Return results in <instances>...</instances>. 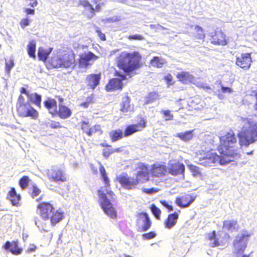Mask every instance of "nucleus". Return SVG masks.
<instances>
[{"mask_svg":"<svg viewBox=\"0 0 257 257\" xmlns=\"http://www.w3.org/2000/svg\"><path fill=\"white\" fill-rule=\"evenodd\" d=\"M240 121L242 124L241 131L238 134L239 145L248 146L257 141V117L242 118Z\"/></svg>","mask_w":257,"mask_h":257,"instance_id":"nucleus-4","label":"nucleus"},{"mask_svg":"<svg viewBox=\"0 0 257 257\" xmlns=\"http://www.w3.org/2000/svg\"><path fill=\"white\" fill-rule=\"evenodd\" d=\"M252 62L250 53H242L236 58V64L239 67L247 70L249 68Z\"/></svg>","mask_w":257,"mask_h":257,"instance_id":"nucleus-18","label":"nucleus"},{"mask_svg":"<svg viewBox=\"0 0 257 257\" xmlns=\"http://www.w3.org/2000/svg\"><path fill=\"white\" fill-rule=\"evenodd\" d=\"M35 224L37 226V227L40 229H41L44 230H46V229H45V227L46 226V223L42 222L38 218H36L35 219Z\"/></svg>","mask_w":257,"mask_h":257,"instance_id":"nucleus-46","label":"nucleus"},{"mask_svg":"<svg viewBox=\"0 0 257 257\" xmlns=\"http://www.w3.org/2000/svg\"><path fill=\"white\" fill-rule=\"evenodd\" d=\"M221 91L224 93H231L233 92L232 89L230 87H224L222 85L221 86Z\"/></svg>","mask_w":257,"mask_h":257,"instance_id":"nucleus-57","label":"nucleus"},{"mask_svg":"<svg viewBox=\"0 0 257 257\" xmlns=\"http://www.w3.org/2000/svg\"><path fill=\"white\" fill-rule=\"evenodd\" d=\"M163 117L164 118L165 120H169L173 119V115L171 113L170 110H164L163 111Z\"/></svg>","mask_w":257,"mask_h":257,"instance_id":"nucleus-49","label":"nucleus"},{"mask_svg":"<svg viewBox=\"0 0 257 257\" xmlns=\"http://www.w3.org/2000/svg\"><path fill=\"white\" fill-rule=\"evenodd\" d=\"M80 127L83 133L85 134L87 136L90 137L95 133L99 134H102V130L100 125L96 124L91 126L88 121L83 120L80 122Z\"/></svg>","mask_w":257,"mask_h":257,"instance_id":"nucleus-17","label":"nucleus"},{"mask_svg":"<svg viewBox=\"0 0 257 257\" xmlns=\"http://www.w3.org/2000/svg\"><path fill=\"white\" fill-rule=\"evenodd\" d=\"M106 194L111 198H113V197L115 196V194L114 193H113V192L110 190H108L107 192H106Z\"/></svg>","mask_w":257,"mask_h":257,"instance_id":"nucleus-61","label":"nucleus"},{"mask_svg":"<svg viewBox=\"0 0 257 257\" xmlns=\"http://www.w3.org/2000/svg\"><path fill=\"white\" fill-rule=\"evenodd\" d=\"M113 154L112 149H103L102 152V155L105 159H107L109 156Z\"/></svg>","mask_w":257,"mask_h":257,"instance_id":"nucleus-53","label":"nucleus"},{"mask_svg":"<svg viewBox=\"0 0 257 257\" xmlns=\"http://www.w3.org/2000/svg\"><path fill=\"white\" fill-rule=\"evenodd\" d=\"M98 58V57L91 51L80 54L78 59V67L80 68H87L91 65V61H94Z\"/></svg>","mask_w":257,"mask_h":257,"instance_id":"nucleus-15","label":"nucleus"},{"mask_svg":"<svg viewBox=\"0 0 257 257\" xmlns=\"http://www.w3.org/2000/svg\"><path fill=\"white\" fill-rule=\"evenodd\" d=\"M114 76L119 78H113L108 81L105 86V89L107 92L121 90L123 86L122 81L126 79V75L116 71L114 72Z\"/></svg>","mask_w":257,"mask_h":257,"instance_id":"nucleus-11","label":"nucleus"},{"mask_svg":"<svg viewBox=\"0 0 257 257\" xmlns=\"http://www.w3.org/2000/svg\"><path fill=\"white\" fill-rule=\"evenodd\" d=\"M150 64L152 66L159 67L160 63V59L158 57H154L151 60Z\"/></svg>","mask_w":257,"mask_h":257,"instance_id":"nucleus-50","label":"nucleus"},{"mask_svg":"<svg viewBox=\"0 0 257 257\" xmlns=\"http://www.w3.org/2000/svg\"><path fill=\"white\" fill-rule=\"evenodd\" d=\"M255 96L256 101H255V103H254V104L253 105V108H254V109L257 110V94L255 95Z\"/></svg>","mask_w":257,"mask_h":257,"instance_id":"nucleus-64","label":"nucleus"},{"mask_svg":"<svg viewBox=\"0 0 257 257\" xmlns=\"http://www.w3.org/2000/svg\"><path fill=\"white\" fill-rule=\"evenodd\" d=\"M184 171V165L179 163L171 165V168L168 169L169 173L173 175H177L178 174L183 175Z\"/></svg>","mask_w":257,"mask_h":257,"instance_id":"nucleus-29","label":"nucleus"},{"mask_svg":"<svg viewBox=\"0 0 257 257\" xmlns=\"http://www.w3.org/2000/svg\"><path fill=\"white\" fill-rule=\"evenodd\" d=\"M144 191L148 194H151L153 192H156L157 191V190L154 189V188H151V189H145L144 190Z\"/></svg>","mask_w":257,"mask_h":257,"instance_id":"nucleus-60","label":"nucleus"},{"mask_svg":"<svg viewBox=\"0 0 257 257\" xmlns=\"http://www.w3.org/2000/svg\"><path fill=\"white\" fill-rule=\"evenodd\" d=\"M41 193V189L36 185L33 184L30 190V196L34 198L39 196Z\"/></svg>","mask_w":257,"mask_h":257,"instance_id":"nucleus-39","label":"nucleus"},{"mask_svg":"<svg viewBox=\"0 0 257 257\" xmlns=\"http://www.w3.org/2000/svg\"><path fill=\"white\" fill-rule=\"evenodd\" d=\"M178 218V214L176 212L170 214L168 215L167 219L165 221V228L170 229L176 224Z\"/></svg>","mask_w":257,"mask_h":257,"instance_id":"nucleus-30","label":"nucleus"},{"mask_svg":"<svg viewBox=\"0 0 257 257\" xmlns=\"http://www.w3.org/2000/svg\"><path fill=\"white\" fill-rule=\"evenodd\" d=\"M142 56L138 51H123L116 58L117 66L125 73L129 74L141 67Z\"/></svg>","mask_w":257,"mask_h":257,"instance_id":"nucleus-3","label":"nucleus"},{"mask_svg":"<svg viewBox=\"0 0 257 257\" xmlns=\"http://www.w3.org/2000/svg\"><path fill=\"white\" fill-rule=\"evenodd\" d=\"M49 126L53 129L61 128L62 126L59 121L52 120L49 124Z\"/></svg>","mask_w":257,"mask_h":257,"instance_id":"nucleus-51","label":"nucleus"},{"mask_svg":"<svg viewBox=\"0 0 257 257\" xmlns=\"http://www.w3.org/2000/svg\"><path fill=\"white\" fill-rule=\"evenodd\" d=\"M131 98L128 95L127 93L121 99V102L120 104V111L126 113L132 110V108L131 105Z\"/></svg>","mask_w":257,"mask_h":257,"instance_id":"nucleus-27","label":"nucleus"},{"mask_svg":"<svg viewBox=\"0 0 257 257\" xmlns=\"http://www.w3.org/2000/svg\"><path fill=\"white\" fill-rule=\"evenodd\" d=\"M20 94L16 105L18 116L22 118L30 117L32 119L36 120L39 115V112L29 102L41 108V95L36 92L31 93L27 88L24 87L20 88Z\"/></svg>","mask_w":257,"mask_h":257,"instance_id":"nucleus-1","label":"nucleus"},{"mask_svg":"<svg viewBox=\"0 0 257 257\" xmlns=\"http://www.w3.org/2000/svg\"><path fill=\"white\" fill-rule=\"evenodd\" d=\"M99 170L103 182L105 185V187L106 188H109L110 186V180L107 176L105 169L102 164H100L99 167Z\"/></svg>","mask_w":257,"mask_h":257,"instance_id":"nucleus-34","label":"nucleus"},{"mask_svg":"<svg viewBox=\"0 0 257 257\" xmlns=\"http://www.w3.org/2000/svg\"><path fill=\"white\" fill-rule=\"evenodd\" d=\"M151 220L146 212H143L137 214L136 226L138 231H146L151 228Z\"/></svg>","mask_w":257,"mask_h":257,"instance_id":"nucleus-12","label":"nucleus"},{"mask_svg":"<svg viewBox=\"0 0 257 257\" xmlns=\"http://www.w3.org/2000/svg\"><path fill=\"white\" fill-rule=\"evenodd\" d=\"M223 228L229 231H237L239 228V224L235 220H227L224 221Z\"/></svg>","mask_w":257,"mask_h":257,"instance_id":"nucleus-28","label":"nucleus"},{"mask_svg":"<svg viewBox=\"0 0 257 257\" xmlns=\"http://www.w3.org/2000/svg\"><path fill=\"white\" fill-rule=\"evenodd\" d=\"M42 196L36 199L38 203L36 213L44 221L49 220L52 226H55L64 218V212L57 209L51 201H42Z\"/></svg>","mask_w":257,"mask_h":257,"instance_id":"nucleus-2","label":"nucleus"},{"mask_svg":"<svg viewBox=\"0 0 257 257\" xmlns=\"http://www.w3.org/2000/svg\"><path fill=\"white\" fill-rule=\"evenodd\" d=\"M96 32L97 33L99 38L101 41H105L106 37L105 34L101 32L100 29L99 28H97L96 29Z\"/></svg>","mask_w":257,"mask_h":257,"instance_id":"nucleus-54","label":"nucleus"},{"mask_svg":"<svg viewBox=\"0 0 257 257\" xmlns=\"http://www.w3.org/2000/svg\"><path fill=\"white\" fill-rule=\"evenodd\" d=\"M113 153H119L121 152V149L120 148H117L115 149H112Z\"/></svg>","mask_w":257,"mask_h":257,"instance_id":"nucleus-63","label":"nucleus"},{"mask_svg":"<svg viewBox=\"0 0 257 257\" xmlns=\"http://www.w3.org/2000/svg\"><path fill=\"white\" fill-rule=\"evenodd\" d=\"M127 38L129 40L143 41L145 40V37L140 34L130 35L127 37Z\"/></svg>","mask_w":257,"mask_h":257,"instance_id":"nucleus-43","label":"nucleus"},{"mask_svg":"<svg viewBox=\"0 0 257 257\" xmlns=\"http://www.w3.org/2000/svg\"><path fill=\"white\" fill-rule=\"evenodd\" d=\"M164 80L167 83L168 86H169L170 85H172L173 84V77L170 74H168L167 75L164 76Z\"/></svg>","mask_w":257,"mask_h":257,"instance_id":"nucleus-52","label":"nucleus"},{"mask_svg":"<svg viewBox=\"0 0 257 257\" xmlns=\"http://www.w3.org/2000/svg\"><path fill=\"white\" fill-rule=\"evenodd\" d=\"M93 98H94V95L91 94V95L88 96L86 98V100L84 102L81 103L79 104V106L82 107L83 108H87L90 104H92L93 103V102H94Z\"/></svg>","mask_w":257,"mask_h":257,"instance_id":"nucleus-40","label":"nucleus"},{"mask_svg":"<svg viewBox=\"0 0 257 257\" xmlns=\"http://www.w3.org/2000/svg\"><path fill=\"white\" fill-rule=\"evenodd\" d=\"M100 1L101 0H92V3L96 5V6H97V4H102V6L103 5V3H101L100 2Z\"/></svg>","mask_w":257,"mask_h":257,"instance_id":"nucleus-62","label":"nucleus"},{"mask_svg":"<svg viewBox=\"0 0 257 257\" xmlns=\"http://www.w3.org/2000/svg\"><path fill=\"white\" fill-rule=\"evenodd\" d=\"M71 115L72 111L70 108L63 104H59L55 116H58L61 119H65L70 117Z\"/></svg>","mask_w":257,"mask_h":257,"instance_id":"nucleus-24","label":"nucleus"},{"mask_svg":"<svg viewBox=\"0 0 257 257\" xmlns=\"http://www.w3.org/2000/svg\"><path fill=\"white\" fill-rule=\"evenodd\" d=\"M195 30L196 32L198 33L197 35V39H203L205 37V35L203 33V29L199 26H195Z\"/></svg>","mask_w":257,"mask_h":257,"instance_id":"nucleus-48","label":"nucleus"},{"mask_svg":"<svg viewBox=\"0 0 257 257\" xmlns=\"http://www.w3.org/2000/svg\"><path fill=\"white\" fill-rule=\"evenodd\" d=\"M195 198L189 195L178 197L176 199V203L182 208L188 207L194 201Z\"/></svg>","mask_w":257,"mask_h":257,"instance_id":"nucleus-25","label":"nucleus"},{"mask_svg":"<svg viewBox=\"0 0 257 257\" xmlns=\"http://www.w3.org/2000/svg\"><path fill=\"white\" fill-rule=\"evenodd\" d=\"M14 66V61L13 59L6 60L5 63V71L7 73H10L11 69Z\"/></svg>","mask_w":257,"mask_h":257,"instance_id":"nucleus-41","label":"nucleus"},{"mask_svg":"<svg viewBox=\"0 0 257 257\" xmlns=\"http://www.w3.org/2000/svg\"><path fill=\"white\" fill-rule=\"evenodd\" d=\"M110 139L112 142H116L124 137L122 131L120 129H116L111 131L109 133Z\"/></svg>","mask_w":257,"mask_h":257,"instance_id":"nucleus-31","label":"nucleus"},{"mask_svg":"<svg viewBox=\"0 0 257 257\" xmlns=\"http://www.w3.org/2000/svg\"><path fill=\"white\" fill-rule=\"evenodd\" d=\"M26 5L31 7H35L38 5L37 0H26Z\"/></svg>","mask_w":257,"mask_h":257,"instance_id":"nucleus-55","label":"nucleus"},{"mask_svg":"<svg viewBox=\"0 0 257 257\" xmlns=\"http://www.w3.org/2000/svg\"><path fill=\"white\" fill-rule=\"evenodd\" d=\"M78 6H81L84 8H88L89 14L87 17L89 18H91L95 16L96 12H99L101 11V8L102 4H98L97 6H95V8H94L92 5L87 0H79L78 2Z\"/></svg>","mask_w":257,"mask_h":257,"instance_id":"nucleus-19","label":"nucleus"},{"mask_svg":"<svg viewBox=\"0 0 257 257\" xmlns=\"http://www.w3.org/2000/svg\"><path fill=\"white\" fill-rule=\"evenodd\" d=\"M76 56L74 51L71 49H68L63 51V54L56 59V67L66 68H74L76 65Z\"/></svg>","mask_w":257,"mask_h":257,"instance_id":"nucleus-8","label":"nucleus"},{"mask_svg":"<svg viewBox=\"0 0 257 257\" xmlns=\"http://www.w3.org/2000/svg\"><path fill=\"white\" fill-rule=\"evenodd\" d=\"M116 180L123 188L127 190L135 188L139 184L136 178H131L126 173L117 176Z\"/></svg>","mask_w":257,"mask_h":257,"instance_id":"nucleus-16","label":"nucleus"},{"mask_svg":"<svg viewBox=\"0 0 257 257\" xmlns=\"http://www.w3.org/2000/svg\"><path fill=\"white\" fill-rule=\"evenodd\" d=\"M6 198L7 200L10 201L13 206L18 207L20 205L21 196L20 194L17 193L14 187L10 188Z\"/></svg>","mask_w":257,"mask_h":257,"instance_id":"nucleus-21","label":"nucleus"},{"mask_svg":"<svg viewBox=\"0 0 257 257\" xmlns=\"http://www.w3.org/2000/svg\"><path fill=\"white\" fill-rule=\"evenodd\" d=\"M207 238L210 241L209 244L210 247H214L220 245L215 231H213L212 232L208 233Z\"/></svg>","mask_w":257,"mask_h":257,"instance_id":"nucleus-35","label":"nucleus"},{"mask_svg":"<svg viewBox=\"0 0 257 257\" xmlns=\"http://www.w3.org/2000/svg\"><path fill=\"white\" fill-rule=\"evenodd\" d=\"M31 21L29 17H26L21 19L19 24L21 27L22 29H24L26 26H28L30 25Z\"/></svg>","mask_w":257,"mask_h":257,"instance_id":"nucleus-45","label":"nucleus"},{"mask_svg":"<svg viewBox=\"0 0 257 257\" xmlns=\"http://www.w3.org/2000/svg\"><path fill=\"white\" fill-rule=\"evenodd\" d=\"M157 235L155 231H150L149 232L144 233L142 235L143 238L144 239H151L155 238Z\"/></svg>","mask_w":257,"mask_h":257,"instance_id":"nucleus-47","label":"nucleus"},{"mask_svg":"<svg viewBox=\"0 0 257 257\" xmlns=\"http://www.w3.org/2000/svg\"><path fill=\"white\" fill-rule=\"evenodd\" d=\"M98 195L100 200V205L104 212L112 219L116 217L117 213L110 201L107 198L106 194L101 190H98Z\"/></svg>","mask_w":257,"mask_h":257,"instance_id":"nucleus-9","label":"nucleus"},{"mask_svg":"<svg viewBox=\"0 0 257 257\" xmlns=\"http://www.w3.org/2000/svg\"><path fill=\"white\" fill-rule=\"evenodd\" d=\"M252 235L251 231L242 230L233 241L234 252L236 254V257H249L250 254L241 255L247 246L248 238Z\"/></svg>","mask_w":257,"mask_h":257,"instance_id":"nucleus-6","label":"nucleus"},{"mask_svg":"<svg viewBox=\"0 0 257 257\" xmlns=\"http://www.w3.org/2000/svg\"><path fill=\"white\" fill-rule=\"evenodd\" d=\"M233 161L228 157H224L223 155L218 156L216 153H207L201 160L199 164L205 167H211L219 164L221 165H225L230 162Z\"/></svg>","mask_w":257,"mask_h":257,"instance_id":"nucleus-7","label":"nucleus"},{"mask_svg":"<svg viewBox=\"0 0 257 257\" xmlns=\"http://www.w3.org/2000/svg\"><path fill=\"white\" fill-rule=\"evenodd\" d=\"M135 171V178L139 184L146 183L149 180L150 170L147 165L140 162L138 163Z\"/></svg>","mask_w":257,"mask_h":257,"instance_id":"nucleus-13","label":"nucleus"},{"mask_svg":"<svg viewBox=\"0 0 257 257\" xmlns=\"http://www.w3.org/2000/svg\"><path fill=\"white\" fill-rule=\"evenodd\" d=\"M147 126V121L145 118L140 117L139 121L135 124L127 125L124 131V137H127L133 134L142 131Z\"/></svg>","mask_w":257,"mask_h":257,"instance_id":"nucleus-14","label":"nucleus"},{"mask_svg":"<svg viewBox=\"0 0 257 257\" xmlns=\"http://www.w3.org/2000/svg\"><path fill=\"white\" fill-rule=\"evenodd\" d=\"M37 248V247L36 245L34 244H31L30 246L26 250V252L30 253L35 251Z\"/></svg>","mask_w":257,"mask_h":257,"instance_id":"nucleus-56","label":"nucleus"},{"mask_svg":"<svg viewBox=\"0 0 257 257\" xmlns=\"http://www.w3.org/2000/svg\"><path fill=\"white\" fill-rule=\"evenodd\" d=\"M46 175L48 179L53 182L64 183L68 180V175L64 170L56 166L48 169Z\"/></svg>","mask_w":257,"mask_h":257,"instance_id":"nucleus-10","label":"nucleus"},{"mask_svg":"<svg viewBox=\"0 0 257 257\" xmlns=\"http://www.w3.org/2000/svg\"><path fill=\"white\" fill-rule=\"evenodd\" d=\"M193 131H186L185 133H178L176 136L179 138L181 140L187 142L191 139L193 137V135L192 134Z\"/></svg>","mask_w":257,"mask_h":257,"instance_id":"nucleus-37","label":"nucleus"},{"mask_svg":"<svg viewBox=\"0 0 257 257\" xmlns=\"http://www.w3.org/2000/svg\"><path fill=\"white\" fill-rule=\"evenodd\" d=\"M151 210L153 213V214L155 215V216L157 218L159 219V216L160 214V210L156 206V205L154 204H152L150 206Z\"/></svg>","mask_w":257,"mask_h":257,"instance_id":"nucleus-44","label":"nucleus"},{"mask_svg":"<svg viewBox=\"0 0 257 257\" xmlns=\"http://www.w3.org/2000/svg\"><path fill=\"white\" fill-rule=\"evenodd\" d=\"M24 12L27 15H33L35 14V10L29 8H25L24 10Z\"/></svg>","mask_w":257,"mask_h":257,"instance_id":"nucleus-59","label":"nucleus"},{"mask_svg":"<svg viewBox=\"0 0 257 257\" xmlns=\"http://www.w3.org/2000/svg\"><path fill=\"white\" fill-rule=\"evenodd\" d=\"M4 248L15 255L20 254L23 251L22 248L19 247V242L17 240H14L12 242L6 241L4 245Z\"/></svg>","mask_w":257,"mask_h":257,"instance_id":"nucleus-22","label":"nucleus"},{"mask_svg":"<svg viewBox=\"0 0 257 257\" xmlns=\"http://www.w3.org/2000/svg\"><path fill=\"white\" fill-rule=\"evenodd\" d=\"M36 43L35 41L32 40L29 42V44L27 46V52L29 56L34 59L36 58Z\"/></svg>","mask_w":257,"mask_h":257,"instance_id":"nucleus-36","label":"nucleus"},{"mask_svg":"<svg viewBox=\"0 0 257 257\" xmlns=\"http://www.w3.org/2000/svg\"><path fill=\"white\" fill-rule=\"evenodd\" d=\"M44 105L53 116H55L57 110V101L53 98L48 97L44 101Z\"/></svg>","mask_w":257,"mask_h":257,"instance_id":"nucleus-23","label":"nucleus"},{"mask_svg":"<svg viewBox=\"0 0 257 257\" xmlns=\"http://www.w3.org/2000/svg\"><path fill=\"white\" fill-rule=\"evenodd\" d=\"M177 77L184 83L193 82L194 77L187 72H182L177 74Z\"/></svg>","mask_w":257,"mask_h":257,"instance_id":"nucleus-33","label":"nucleus"},{"mask_svg":"<svg viewBox=\"0 0 257 257\" xmlns=\"http://www.w3.org/2000/svg\"><path fill=\"white\" fill-rule=\"evenodd\" d=\"M52 48L45 49L42 47L38 48V56L40 60L45 62L52 51Z\"/></svg>","mask_w":257,"mask_h":257,"instance_id":"nucleus-32","label":"nucleus"},{"mask_svg":"<svg viewBox=\"0 0 257 257\" xmlns=\"http://www.w3.org/2000/svg\"><path fill=\"white\" fill-rule=\"evenodd\" d=\"M188 167L190 171L192 173V175L194 176H197L198 175H200V172L199 170V168L193 165H188Z\"/></svg>","mask_w":257,"mask_h":257,"instance_id":"nucleus-42","label":"nucleus"},{"mask_svg":"<svg viewBox=\"0 0 257 257\" xmlns=\"http://www.w3.org/2000/svg\"><path fill=\"white\" fill-rule=\"evenodd\" d=\"M30 182V179L29 176H23L19 180V185L22 190H24L28 187Z\"/></svg>","mask_w":257,"mask_h":257,"instance_id":"nucleus-38","label":"nucleus"},{"mask_svg":"<svg viewBox=\"0 0 257 257\" xmlns=\"http://www.w3.org/2000/svg\"><path fill=\"white\" fill-rule=\"evenodd\" d=\"M101 78V73L90 74L85 78V83L90 89H94L99 85Z\"/></svg>","mask_w":257,"mask_h":257,"instance_id":"nucleus-20","label":"nucleus"},{"mask_svg":"<svg viewBox=\"0 0 257 257\" xmlns=\"http://www.w3.org/2000/svg\"><path fill=\"white\" fill-rule=\"evenodd\" d=\"M220 141V145L218 150L221 155L229 157L233 161L239 158L240 148L237 147L236 138L232 131L221 137Z\"/></svg>","mask_w":257,"mask_h":257,"instance_id":"nucleus-5","label":"nucleus"},{"mask_svg":"<svg viewBox=\"0 0 257 257\" xmlns=\"http://www.w3.org/2000/svg\"><path fill=\"white\" fill-rule=\"evenodd\" d=\"M211 43L222 46L226 45L227 42L224 33L221 31L216 32L215 35L211 36Z\"/></svg>","mask_w":257,"mask_h":257,"instance_id":"nucleus-26","label":"nucleus"},{"mask_svg":"<svg viewBox=\"0 0 257 257\" xmlns=\"http://www.w3.org/2000/svg\"><path fill=\"white\" fill-rule=\"evenodd\" d=\"M162 205L168 209L169 211H173V208L171 204L166 201H162Z\"/></svg>","mask_w":257,"mask_h":257,"instance_id":"nucleus-58","label":"nucleus"}]
</instances>
